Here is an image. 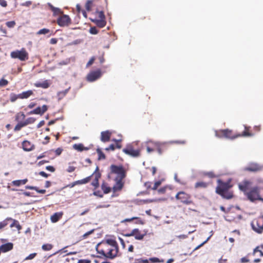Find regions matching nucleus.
Returning a JSON list of instances; mask_svg holds the SVG:
<instances>
[{
	"mask_svg": "<svg viewBox=\"0 0 263 263\" xmlns=\"http://www.w3.org/2000/svg\"><path fill=\"white\" fill-rule=\"evenodd\" d=\"M37 35H41V34H48V37L50 36L51 35L53 34V31L50 30L47 28H43L39 30L36 32Z\"/></svg>",
	"mask_w": 263,
	"mask_h": 263,
	"instance_id": "26",
	"label": "nucleus"
},
{
	"mask_svg": "<svg viewBox=\"0 0 263 263\" xmlns=\"http://www.w3.org/2000/svg\"><path fill=\"white\" fill-rule=\"evenodd\" d=\"M9 221L12 222L10 224V227L11 228L13 227H15L18 231L22 230V227L20 225L18 221H17L16 219L12 218V220H10Z\"/></svg>",
	"mask_w": 263,
	"mask_h": 263,
	"instance_id": "27",
	"label": "nucleus"
},
{
	"mask_svg": "<svg viewBox=\"0 0 263 263\" xmlns=\"http://www.w3.org/2000/svg\"><path fill=\"white\" fill-rule=\"evenodd\" d=\"M209 185V183L204 181L197 182L194 185L195 189H205Z\"/></svg>",
	"mask_w": 263,
	"mask_h": 263,
	"instance_id": "30",
	"label": "nucleus"
},
{
	"mask_svg": "<svg viewBox=\"0 0 263 263\" xmlns=\"http://www.w3.org/2000/svg\"><path fill=\"white\" fill-rule=\"evenodd\" d=\"M250 127L245 125V130L241 134H238V135H240L239 137H252L254 135L250 131Z\"/></svg>",
	"mask_w": 263,
	"mask_h": 263,
	"instance_id": "25",
	"label": "nucleus"
},
{
	"mask_svg": "<svg viewBox=\"0 0 263 263\" xmlns=\"http://www.w3.org/2000/svg\"><path fill=\"white\" fill-rule=\"evenodd\" d=\"M48 107L46 105H43L42 107H37L35 109L30 111L29 114H36L43 115L47 110Z\"/></svg>",
	"mask_w": 263,
	"mask_h": 263,
	"instance_id": "17",
	"label": "nucleus"
},
{
	"mask_svg": "<svg viewBox=\"0 0 263 263\" xmlns=\"http://www.w3.org/2000/svg\"><path fill=\"white\" fill-rule=\"evenodd\" d=\"M95 60H96V58L95 57H91V59L89 60V61L87 63L86 67H88L90 66H91L94 63V61Z\"/></svg>",
	"mask_w": 263,
	"mask_h": 263,
	"instance_id": "53",
	"label": "nucleus"
},
{
	"mask_svg": "<svg viewBox=\"0 0 263 263\" xmlns=\"http://www.w3.org/2000/svg\"><path fill=\"white\" fill-rule=\"evenodd\" d=\"M149 260L152 262H163L164 261V260L163 259L160 260L158 258H157V257L151 258L149 259Z\"/></svg>",
	"mask_w": 263,
	"mask_h": 263,
	"instance_id": "52",
	"label": "nucleus"
},
{
	"mask_svg": "<svg viewBox=\"0 0 263 263\" xmlns=\"http://www.w3.org/2000/svg\"><path fill=\"white\" fill-rule=\"evenodd\" d=\"M15 24H16V23H15V21H14L7 22L6 23V26L8 28H13L15 26Z\"/></svg>",
	"mask_w": 263,
	"mask_h": 263,
	"instance_id": "48",
	"label": "nucleus"
},
{
	"mask_svg": "<svg viewBox=\"0 0 263 263\" xmlns=\"http://www.w3.org/2000/svg\"><path fill=\"white\" fill-rule=\"evenodd\" d=\"M217 186L216 187V193L222 198L230 199L233 197V193L230 189L232 187L229 181L223 182L220 179L217 180Z\"/></svg>",
	"mask_w": 263,
	"mask_h": 263,
	"instance_id": "2",
	"label": "nucleus"
},
{
	"mask_svg": "<svg viewBox=\"0 0 263 263\" xmlns=\"http://www.w3.org/2000/svg\"><path fill=\"white\" fill-rule=\"evenodd\" d=\"M111 133L109 130L102 132L101 133V140L103 142H108L110 140Z\"/></svg>",
	"mask_w": 263,
	"mask_h": 263,
	"instance_id": "22",
	"label": "nucleus"
},
{
	"mask_svg": "<svg viewBox=\"0 0 263 263\" xmlns=\"http://www.w3.org/2000/svg\"><path fill=\"white\" fill-rule=\"evenodd\" d=\"M52 248L53 245L49 243L44 244L42 246V249L45 251L51 250Z\"/></svg>",
	"mask_w": 263,
	"mask_h": 263,
	"instance_id": "42",
	"label": "nucleus"
},
{
	"mask_svg": "<svg viewBox=\"0 0 263 263\" xmlns=\"http://www.w3.org/2000/svg\"><path fill=\"white\" fill-rule=\"evenodd\" d=\"M63 215V212H57L54 213L50 217V220L52 222L55 223L58 222L62 217Z\"/></svg>",
	"mask_w": 263,
	"mask_h": 263,
	"instance_id": "23",
	"label": "nucleus"
},
{
	"mask_svg": "<svg viewBox=\"0 0 263 263\" xmlns=\"http://www.w3.org/2000/svg\"><path fill=\"white\" fill-rule=\"evenodd\" d=\"M224 134V138L230 139H234L238 137H239L240 135H238L237 134H233V131L229 129H223L222 132Z\"/></svg>",
	"mask_w": 263,
	"mask_h": 263,
	"instance_id": "19",
	"label": "nucleus"
},
{
	"mask_svg": "<svg viewBox=\"0 0 263 263\" xmlns=\"http://www.w3.org/2000/svg\"><path fill=\"white\" fill-rule=\"evenodd\" d=\"M10 57L12 59H17L21 61H26L29 59V54L24 48L12 51L10 53Z\"/></svg>",
	"mask_w": 263,
	"mask_h": 263,
	"instance_id": "7",
	"label": "nucleus"
},
{
	"mask_svg": "<svg viewBox=\"0 0 263 263\" xmlns=\"http://www.w3.org/2000/svg\"><path fill=\"white\" fill-rule=\"evenodd\" d=\"M99 258L113 259L119 256V247L114 239H107L99 243L96 247Z\"/></svg>",
	"mask_w": 263,
	"mask_h": 263,
	"instance_id": "1",
	"label": "nucleus"
},
{
	"mask_svg": "<svg viewBox=\"0 0 263 263\" xmlns=\"http://www.w3.org/2000/svg\"><path fill=\"white\" fill-rule=\"evenodd\" d=\"M92 22L100 28H103L106 25V22L105 21V19L96 18L94 20H92Z\"/></svg>",
	"mask_w": 263,
	"mask_h": 263,
	"instance_id": "24",
	"label": "nucleus"
},
{
	"mask_svg": "<svg viewBox=\"0 0 263 263\" xmlns=\"http://www.w3.org/2000/svg\"><path fill=\"white\" fill-rule=\"evenodd\" d=\"M262 168V165L256 163H252L246 167L244 170L248 172H257L261 171Z\"/></svg>",
	"mask_w": 263,
	"mask_h": 263,
	"instance_id": "15",
	"label": "nucleus"
},
{
	"mask_svg": "<svg viewBox=\"0 0 263 263\" xmlns=\"http://www.w3.org/2000/svg\"><path fill=\"white\" fill-rule=\"evenodd\" d=\"M97 154H98V160H103L105 159V155L102 152V151L100 149L98 148L97 149Z\"/></svg>",
	"mask_w": 263,
	"mask_h": 263,
	"instance_id": "41",
	"label": "nucleus"
},
{
	"mask_svg": "<svg viewBox=\"0 0 263 263\" xmlns=\"http://www.w3.org/2000/svg\"><path fill=\"white\" fill-rule=\"evenodd\" d=\"M96 13L98 14L99 19H105V16L103 11H97Z\"/></svg>",
	"mask_w": 263,
	"mask_h": 263,
	"instance_id": "47",
	"label": "nucleus"
},
{
	"mask_svg": "<svg viewBox=\"0 0 263 263\" xmlns=\"http://www.w3.org/2000/svg\"><path fill=\"white\" fill-rule=\"evenodd\" d=\"M223 131V129L216 130L215 133V136L219 138H224V134L222 132Z\"/></svg>",
	"mask_w": 263,
	"mask_h": 263,
	"instance_id": "44",
	"label": "nucleus"
},
{
	"mask_svg": "<svg viewBox=\"0 0 263 263\" xmlns=\"http://www.w3.org/2000/svg\"><path fill=\"white\" fill-rule=\"evenodd\" d=\"M33 94V91L29 90L19 94L20 99H27Z\"/></svg>",
	"mask_w": 263,
	"mask_h": 263,
	"instance_id": "28",
	"label": "nucleus"
},
{
	"mask_svg": "<svg viewBox=\"0 0 263 263\" xmlns=\"http://www.w3.org/2000/svg\"><path fill=\"white\" fill-rule=\"evenodd\" d=\"M36 255L37 254L36 253L30 254L25 258V260L32 259L36 256Z\"/></svg>",
	"mask_w": 263,
	"mask_h": 263,
	"instance_id": "51",
	"label": "nucleus"
},
{
	"mask_svg": "<svg viewBox=\"0 0 263 263\" xmlns=\"http://www.w3.org/2000/svg\"><path fill=\"white\" fill-rule=\"evenodd\" d=\"M47 5L50 10L53 12V15L55 16L57 15H61L64 12L60 8L54 7L51 4L48 3Z\"/></svg>",
	"mask_w": 263,
	"mask_h": 263,
	"instance_id": "21",
	"label": "nucleus"
},
{
	"mask_svg": "<svg viewBox=\"0 0 263 263\" xmlns=\"http://www.w3.org/2000/svg\"><path fill=\"white\" fill-rule=\"evenodd\" d=\"M252 185V182L248 180H244L240 182L238 186L239 189L242 191L245 195L246 193L250 189V187Z\"/></svg>",
	"mask_w": 263,
	"mask_h": 263,
	"instance_id": "12",
	"label": "nucleus"
},
{
	"mask_svg": "<svg viewBox=\"0 0 263 263\" xmlns=\"http://www.w3.org/2000/svg\"><path fill=\"white\" fill-rule=\"evenodd\" d=\"M124 179V178L115 179L116 183L112 187V190L114 192L120 191L122 189L124 184V182L123 181Z\"/></svg>",
	"mask_w": 263,
	"mask_h": 263,
	"instance_id": "16",
	"label": "nucleus"
},
{
	"mask_svg": "<svg viewBox=\"0 0 263 263\" xmlns=\"http://www.w3.org/2000/svg\"><path fill=\"white\" fill-rule=\"evenodd\" d=\"M144 186L147 189H152V182H146L144 183Z\"/></svg>",
	"mask_w": 263,
	"mask_h": 263,
	"instance_id": "60",
	"label": "nucleus"
},
{
	"mask_svg": "<svg viewBox=\"0 0 263 263\" xmlns=\"http://www.w3.org/2000/svg\"><path fill=\"white\" fill-rule=\"evenodd\" d=\"M123 152L133 157H138L140 156V149H134L133 145L129 144L123 149Z\"/></svg>",
	"mask_w": 263,
	"mask_h": 263,
	"instance_id": "10",
	"label": "nucleus"
},
{
	"mask_svg": "<svg viewBox=\"0 0 263 263\" xmlns=\"http://www.w3.org/2000/svg\"><path fill=\"white\" fill-rule=\"evenodd\" d=\"M91 177L92 175H90L83 179L77 180V182L79 184H86L90 181Z\"/></svg>",
	"mask_w": 263,
	"mask_h": 263,
	"instance_id": "39",
	"label": "nucleus"
},
{
	"mask_svg": "<svg viewBox=\"0 0 263 263\" xmlns=\"http://www.w3.org/2000/svg\"><path fill=\"white\" fill-rule=\"evenodd\" d=\"M94 230H90L86 233H85L84 234H83V235L82 236L83 238L84 239L85 238H86L88 236H89V235H90L91 234H92Z\"/></svg>",
	"mask_w": 263,
	"mask_h": 263,
	"instance_id": "57",
	"label": "nucleus"
},
{
	"mask_svg": "<svg viewBox=\"0 0 263 263\" xmlns=\"http://www.w3.org/2000/svg\"><path fill=\"white\" fill-rule=\"evenodd\" d=\"M62 151H63V149L59 147V148H58L57 149H56L54 152H55L56 156H60L61 154Z\"/></svg>",
	"mask_w": 263,
	"mask_h": 263,
	"instance_id": "59",
	"label": "nucleus"
},
{
	"mask_svg": "<svg viewBox=\"0 0 263 263\" xmlns=\"http://www.w3.org/2000/svg\"><path fill=\"white\" fill-rule=\"evenodd\" d=\"M175 180L176 182L179 183V184L183 185H185L186 184V182L184 181L181 180L180 179L177 178V175H175Z\"/></svg>",
	"mask_w": 263,
	"mask_h": 263,
	"instance_id": "49",
	"label": "nucleus"
},
{
	"mask_svg": "<svg viewBox=\"0 0 263 263\" xmlns=\"http://www.w3.org/2000/svg\"><path fill=\"white\" fill-rule=\"evenodd\" d=\"M90 260L88 259H80L78 263H90Z\"/></svg>",
	"mask_w": 263,
	"mask_h": 263,
	"instance_id": "64",
	"label": "nucleus"
},
{
	"mask_svg": "<svg viewBox=\"0 0 263 263\" xmlns=\"http://www.w3.org/2000/svg\"><path fill=\"white\" fill-rule=\"evenodd\" d=\"M138 263H149L147 259H143L142 258L137 259L136 260Z\"/></svg>",
	"mask_w": 263,
	"mask_h": 263,
	"instance_id": "63",
	"label": "nucleus"
},
{
	"mask_svg": "<svg viewBox=\"0 0 263 263\" xmlns=\"http://www.w3.org/2000/svg\"><path fill=\"white\" fill-rule=\"evenodd\" d=\"M91 175L94 177V179L91 182V185L94 186V189L96 190L99 186V180L101 178V176L100 173L99 172V168L98 166Z\"/></svg>",
	"mask_w": 263,
	"mask_h": 263,
	"instance_id": "13",
	"label": "nucleus"
},
{
	"mask_svg": "<svg viewBox=\"0 0 263 263\" xmlns=\"http://www.w3.org/2000/svg\"><path fill=\"white\" fill-rule=\"evenodd\" d=\"M162 182L160 180L155 182L154 185L152 187V190H156L158 187L161 185Z\"/></svg>",
	"mask_w": 263,
	"mask_h": 263,
	"instance_id": "46",
	"label": "nucleus"
},
{
	"mask_svg": "<svg viewBox=\"0 0 263 263\" xmlns=\"http://www.w3.org/2000/svg\"><path fill=\"white\" fill-rule=\"evenodd\" d=\"M259 248H260V246H257L256 247L254 250H253V253H252V255H255V253L256 252H259L260 253V251H261Z\"/></svg>",
	"mask_w": 263,
	"mask_h": 263,
	"instance_id": "61",
	"label": "nucleus"
},
{
	"mask_svg": "<svg viewBox=\"0 0 263 263\" xmlns=\"http://www.w3.org/2000/svg\"><path fill=\"white\" fill-rule=\"evenodd\" d=\"M157 150L159 154H161L163 151L166 148L164 143H156Z\"/></svg>",
	"mask_w": 263,
	"mask_h": 263,
	"instance_id": "34",
	"label": "nucleus"
},
{
	"mask_svg": "<svg viewBox=\"0 0 263 263\" xmlns=\"http://www.w3.org/2000/svg\"><path fill=\"white\" fill-rule=\"evenodd\" d=\"M76 170V167L70 165L68 167L67 169V172L68 173H72L74 172Z\"/></svg>",
	"mask_w": 263,
	"mask_h": 263,
	"instance_id": "56",
	"label": "nucleus"
},
{
	"mask_svg": "<svg viewBox=\"0 0 263 263\" xmlns=\"http://www.w3.org/2000/svg\"><path fill=\"white\" fill-rule=\"evenodd\" d=\"M25 188L26 189L35 190L37 193H41V194H45L46 193V190H44V189L40 190V189H39L36 186L27 185V186H25Z\"/></svg>",
	"mask_w": 263,
	"mask_h": 263,
	"instance_id": "35",
	"label": "nucleus"
},
{
	"mask_svg": "<svg viewBox=\"0 0 263 263\" xmlns=\"http://www.w3.org/2000/svg\"><path fill=\"white\" fill-rule=\"evenodd\" d=\"M22 148L24 151L30 152L34 149L35 146L31 142L24 140L22 143Z\"/></svg>",
	"mask_w": 263,
	"mask_h": 263,
	"instance_id": "18",
	"label": "nucleus"
},
{
	"mask_svg": "<svg viewBox=\"0 0 263 263\" xmlns=\"http://www.w3.org/2000/svg\"><path fill=\"white\" fill-rule=\"evenodd\" d=\"M57 23L62 27H68L72 24V21L68 15L65 14L63 13L58 17Z\"/></svg>",
	"mask_w": 263,
	"mask_h": 263,
	"instance_id": "9",
	"label": "nucleus"
},
{
	"mask_svg": "<svg viewBox=\"0 0 263 263\" xmlns=\"http://www.w3.org/2000/svg\"><path fill=\"white\" fill-rule=\"evenodd\" d=\"M34 85L36 87H42L43 88H47L49 87V84L47 81H45L42 83H35Z\"/></svg>",
	"mask_w": 263,
	"mask_h": 263,
	"instance_id": "33",
	"label": "nucleus"
},
{
	"mask_svg": "<svg viewBox=\"0 0 263 263\" xmlns=\"http://www.w3.org/2000/svg\"><path fill=\"white\" fill-rule=\"evenodd\" d=\"M93 194L95 196H98L99 197H102L103 194H102L101 192L100 191H94L93 193Z\"/></svg>",
	"mask_w": 263,
	"mask_h": 263,
	"instance_id": "58",
	"label": "nucleus"
},
{
	"mask_svg": "<svg viewBox=\"0 0 263 263\" xmlns=\"http://www.w3.org/2000/svg\"><path fill=\"white\" fill-rule=\"evenodd\" d=\"M145 235L146 233H142L138 229H134L130 233L125 234L126 237L134 236L135 238L138 240H142Z\"/></svg>",
	"mask_w": 263,
	"mask_h": 263,
	"instance_id": "11",
	"label": "nucleus"
},
{
	"mask_svg": "<svg viewBox=\"0 0 263 263\" xmlns=\"http://www.w3.org/2000/svg\"><path fill=\"white\" fill-rule=\"evenodd\" d=\"M253 230L257 234L263 233V215L254 219L251 223Z\"/></svg>",
	"mask_w": 263,
	"mask_h": 263,
	"instance_id": "8",
	"label": "nucleus"
},
{
	"mask_svg": "<svg viewBox=\"0 0 263 263\" xmlns=\"http://www.w3.org/2000/svg\"><path fill=\"white\" fill-rule=\"evenodd\" d=\"M167 190H172V187L170 185H165L158 190L157 191L159 194H164L166 193Z\"/></svg>",
	"mask_w": 263,
	"mask_h": 263,
	"instance_id": "37",
	"label": "nucleus"
},
{
	"mask_svg": "<svg viewBox=\"0 0 263 263\" xmlns=\"http://www.w3.org/2000/svg\"><path fill=\"white\" fill-rule=\"evenodd\" d=\"M13 244L8 242L0 246V252L6 253L13 249Z\"/></svg>",
	"mask_w": 263,
	"mask_h": 263,
	"instance_id": "20",
	"label": "nucleus"
},
{
	"mask_svg": "<svg viewBox=\"0 0 263 263\" xmlns=\"http://www.w3.org/2000/svg\"><path fill=\"white\" fill-rule=\"evenodd\" d=\"M112 141H115L116 142V147L117 148H121V147H122V145L120 143L121 140H117L116 139H113Z\"/></svg>",
	"mask_w": 263,
	"mask_h": 263,
	"instance_id": "55",
	"label": "nucleus"
},
{
	"mask_svg": "<svg viewBox=\"0 0 263 263\" xmlns=\"http://www.w3.org/2000/svg\"><path fill=\"white\" fill-rule=\"evenodd\" d=\"M18 99H20L19 94L16 95L13 93H11L10 95V100L11 102H15Z\"/></svg>",
	"mask_w": 263,
	"mask_h": 263,
	"instance_id": "43",
	"label": "nucleus"
},
{
	"mask_svg": "<svg viewBox=\"0 0 263 263\" xmlns=\"http://www.w3.org/2000/svg\"><path fill=\"white\" fill-rule=\"evenodd\" d=\"M28 182V179L25 178L22 180H16L11 182V184L13 186H19L21 185H24Z\"/></svg>",
	"mask_w": 263,
	"mask_h": 263,
	"instance_id": "29",
	"label": "nucleus"
},
{
	"mask_svg": "<svg viewBox=\"0 0 263 263\" xmlns=\"http://www.w3.org/2000/svg\"><path fill=\"white\" fill-rule=\"evenodd\" d=\"M25 115L23 112L17 113L15 116V121L17 122L14 128V132L20 131L23 127L30 124H32L35 121V119L29 117L25 119Z\"/></svg>",
	"mask_w": 263,
	"mask_h": 263,
	"instance_id": "3",
	"label": "nucleus"
},
{
	"mask_svg": "<svg viewBox=\"0 0 263 263\" xmlns=\"http://www.w3.org/2000/svg\"><path fill=\"white\" fill-rule=\"evenodd\" d=\"M8 84V81L2 78L0 80V86L1 87H4L7 86Z\"/></svg>",
	"mask_w": 263,
	"mask_h": 263,
	"instance_id": "45",
	"label": "nucleus"
},
{
	"mask_svg": "<svg viewBox=\"0 0 263 263\" xmlns=\"http://www.w3.org/2000/svg\"><path fill=\"white\" fill-rule=\"evenodd\" d=\"M172 143L178 144H185L186 141L185 140H176L171 142Z\"/></svg>",
	"mask_w": 263,
	"mask_h": 263,
	"instance_id": "54",
	"label": "nucleus"
},
{
	"mask_svg": "<svg viewBox=\"0 0 263 263\" xmlns=\"http://www.w3.org/2000/svg\"><path fill=\"white\" fill-rule=\"evenodd\" d=\"M245 195L251 202L256 200L261 201V199L260 195V187L257 186L251 187Z\"/></svg>",
	"mask_w": 263,
	"mask_h": 263,
	"instance_id": "5",
	"label": "nucleus"
},
{
	"mask_svg": "<svg viewBox=\"0 0 263 263\" xmlns=\"http://www.w3.org/2000/svg\"><path fill=\"white\" fill-rule=\"evenodd\" d=\"M73 148L74 149L77 150V151H80V152H82V151H83L84 150H87L88 149L87 148L84 147L83 144H82V143L74 144L73 145Z\"/></svg>",
	"mask_w": 263,
	"mask_h": 263,
	"instance_id": "36",
	"label": "nucleus"
},
{
	"mask_svg": "<svg viewBox=\"0 0 263 263\" xmlns=\"http://www.w3.org/2000/svg\"><path fill=\"white\" fill-rule=\"evenodd\" d=\"M101 189L103 191L104 194H108L111 191V188L104 182L102 184Z\"/></svg>",
	"mask_w": 263,
	"mask_h": 263,
	"instance_id": "38",
	"label": "nucleus"
},
{
	"mask_svg": "<svg viewBox=\"0 0 263 263\" xmlns=\"http://www.w3.org/2000/svg\"><path fill=\"white\" fill-rule=\"evenodd\" d=\"M101 76V71L100 69L90 72L87 76V80L89 82H93Z\"/></svg>",
	"mask_w": 263,
	"mask_h": 263,
	"instance_id": "14",
	"label": "nucleus"
},
{
	"mask_svg": "<svg viewBox=\"0 0 263 263\" xmlns=\"http://www.w3.org/2000/svg\"><path fill=\"white\" fill-rule=\"evenodd\" d=\"M32 4L31 1H27L25 3L21 4V6L25 7H29Z\"/></svg>",
	"mask_w": 263,
	"mask_h": 263,
	"instance_id": "62",
	"label": "nucleus"
},
{
	"mask_svg": "<svg viewBox=\"0 0 263 263\" xmlns=\"http://www.w3.org/2000/svg\"><path fill=\"white\" fill-rule=\"evenodd\" d=\"M133 220H137V221L136 222V224H143L142 220L140 218L137 217H133L131 218L125 219L122 221V222H130V221H133Z\"/></svg>",
	"mask_w": 263,
	"mask_h": 263,
	"instance_id": "31",
	"label": "nucleus"
},
{
	"mask_svg": "<svg viewBox=\"0 0 263 263\" xmlns=\"http://www.w3.org/2000/svg\"><path fill=\"white\" fill-rule=\"evenodd\" d=\"M110 174L116 175L115 179L125 178L126 171L122 165L112 164L110 166Z\"/></svg>",
	"mask_w": 263,
	"mask_h": 263,
	"instance_id": "6",
	"label": "nucleus"
},
{
	"mask_svg": "<svg viewBox=\"0 0 263 263\" xmlns=\"http://www.w3.org/2000/svg\"><path fill=\"white\" fill-rule=\"evenodd\" d=\"M175 198L184 205L194 204L191 195L184 191L178 192L175 196Z\"/></svg>",
	"mask_w": 263,
	"mask_h": 263,
	"instance_id": "4",
	"label": "nucleus"
},
{
	"mask_svg": "<svg viewBox=\"0 0 263 263\" xmlns=\"http://www.w3.org/2000/svg\"><path fill=\"white\" fill-rule=\"evenodd\" d=\"M10 220H12L11 217H7L4 220L0 221V230H2L8 226Z\"/></svg>",
	"mask_w": 263,
	"mask_h": 263,
	"instance_id": "32",
	"label": "nucleus"
},
{
	"mask_svg": "<svg viewBox=\"0 0 263 263\" xmlns=\"http://www.w3.org/2000/svg\"><path fill=\"white\" fill-rule=\"evenodd\" d=\"M89 32L92 34H97L98 30L96 27H92L90 28Z\"/></svg>",
	"mask_w": 263,
	"mask_h": 263,
	"instance_id": "50",
	"label": "nucleus"
},
{
	"mask_svg": "<svg viewBox=\"0 0 263 263\" xmlns=\"http://www.w3.org/2000/svg\"><path fill=\"white\" fill-rule=\"evenodd\" d=\"M93 1L92 0H88L87 1L85 4V8L88 11H91L93 5Z\"/></svg>",
	"mask_w": 263,
	"mask_h": 263,
	"instance_id": "40",
	"label": "nucleus"
}]
</instances>
